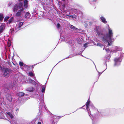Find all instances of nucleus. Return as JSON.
Here are the masks:
<instances>
[{"mask_svg":"<svg viewBox=\"0 0 124 124\" xmlns=\"http://www.w3.org/2000/svg\"><path fill=\"white\" fill-rule=\"evenodd\" d=\"M97 46H99L101 47L102 46V45L100 43H97Z\"/></svg>","mask_w":124,"mask_h":124,"instance_id":"26","label":"nucleus"},{"mask_svg":"<svg viewBox=\"0 0 124 124\" xmlns=\"http://www.w3.org/2000/svg\"><path fill=\"white\" fill-rule=\"evenodd\" d=\"M8 47H9L11 45V43L10 41H9L8 42Z\"/></svg>","mask_w":124,"mask_h":124,"instance_id":"25","label":"nucleus"},{"mask_svg":"<svg viewBox=\"0 0 124 124\" xmlns=\"http://www.w3.org/2000/svg\"><path fill=\"white\" fill-rule=\"evenodd\" d=\"M4 18V16L3 14H0V20L1 21H2Z\"/></svg>","mask_w":124,"mask_h":124,"instance_id":"15","label":"nucleus"},{"mask_svg":"<svg viewBox=\"0 0 124 124\" xmlns=\"http://www.w3.org/2000/svg\"><path fill=\"white\" fill-rule=\"evenodd\" d=\"M19 64L21 66H23V65L24 66H27L25 64H24L22 62H19Z\"/></svg>","mask_w":124,"mask_h":124,"instance_id":"19","label":"nucleus"},{"mask_svg":"<svg viewBox=\"0 0 124 124\" xmlns=\"http://www.w3.org/2000/svg\"><path fill=\"white\" fill-rule=\"evenodd\" d=\"M87 44H84V46L85 47H87Z\"/></svg>","mask_w":124,"mask_h":124,"instance_id":"27","label":"nucleus"},{"mask_svg":"<svg viewBox=\"0 0 124 124\" xmlns=\"http://www.w3.org/2000/svg\"><path fill=\"white\" fill-rule=\"evenodd\" d=\"M111 52H116V51H111Z\"/></svg>","mask_w":124,"mask_h":124,"instance_id":"35","label":"nucleus"},{"mask_svg":"<svg viewBox=\"0 0 124 124\" xmlns=\"http://www.w3.org/2000/svg\"><path fill=\"white\" fill-rule=\"evenodd\" d=\"M17 110H18L17 109L16 110V111H17Z\"/></svg>","mask_w":124,"mask_h":124,"instance_id":"38","label":"nucleus"},{"mask_svg":"<svg viewBox=\"0 0 124 124\" xmlns=\"http://www.w3.org/2000/svg\"><path fill=\"white\" fill-rule=\"evenodd\" d=\"M17 95L20 97L23 96L24 93H17Z\"/></svg>","mask_w":124,"mask_h":124,"instance_id":"14","label":"nucleus"},{"mask_svg":"<svg viewBox=\"0 0 124 124\" xmlns=\"http://www.w3.org/2000/svg\"><path fill=\"white\" fill-rule=\"evenodd\" d=\"M105 50H106V51L108 52H109V50H107V49H105Z\"/></svg>","mask_w":124,"mask_h":124,"instance_id":"31","label":"nucleus"},{"mask_svg":"<svg viewBox=\"0 0 124 124\" xmlns=\"http://www.w3.org/2000/svg\"><path fill=\"white\" fill-rule=\"evenodd\" d=\"M65 0H62L63 1H64Z\"/></svg>","mask_w":124,"mask_h":124,"instance_id":"37","label":"nucleus"},{"mask_svg":"<svg viewBox=\"0 0 124 124\" xmlns=\"http://www.w3.org/2000/svg\"><path fill=\"white\" fill-rule=\"evenodd\" d=\"M28 1L27 0H25L23 3L24 8H27L28 7Z\"/></svg>","mask_w":124,"mask_h":124,"instance_id":"7","label":"nucleus"},{"mask_svg":"<svg viewBox=\"0 0 124 124\" xmlns=\"http://www.w3.org/2000/svg\"><path fill=\"white\" fill-rule=\"evenodd\" d=\"M61 27V25L59 23H57V28H59Z\"/></svg>","mask_w":124,"mask_h":124,"instance_id":"24","label":"nucleus"},{"mask_svg":"<svg viewBox=\"0 0 124 124\" xmlns=\"http://www.w3.org/2000/svg\"><path fill=\"white\" fill-rule=\"evenodd\" d=\"M122 50V49H121V50H119V49H117V51H119V50Z\"/></svg>","mask_w":124,"mask_h":124,"instance_id":"33","label":"nucleus"},{"mask_svg":"<svg viewBox=\"0 0 124 124\" xmlns=\"http://www.w3.org/2000/svg\"><path fill=\"white\" fill-rule=\"evenodd\" d=\"M12 70L8 68L5 69L3 74L4 76L5 77H8L9 76L10 74L11 73Z\"/></svg>","mask_w":124,"mask_h":124,"instance_id":"3","label":"nucleus"},{"mask_svg":"<svg viewBox=\"0 0 124 124\" xmlns=\"http://www.w3.org/2000/svg\"><path fill=\"white\" fill-rule=\"evenodd\" d=\"M70 28L73 30H76L78 29L74 26L73 25H71L70 26Z\"/></svg>","mask_w":124,"mask_h":124,"instance_id":"18","label":"nucleus"},{"mask_svg":"<svg viewBox=\"0 0 124 124\" xmlns=\"http://www.w3.org/2000/svg\"><path fill=\"white\" fill-rule=\"evenodd\" d=\"M5 28V24L4 23H2L0 26V33L3 32Z\"/></svg>","mask_w":124,"mask_h":124,"instance_id":"4","label":"nucleus"},{"mask_svg":"<svg viewBox=\"0 0 124 124\" xmlns=\"http://www.w3.org/2000/svg\"><path fill=\"white\" fill-rule=\"evenodd\" d=\"M108 27V33L106 34L103 35L101 34L102 35L101 39L105 43H107L108 46L110 44V43L111 42L113 36V33L112 29L109 27L108 25H107Z\"/></svg>","mask_w":124,"mask_h":124,"instance_id":"1","label":"nucleus"},{"mask_svg":"<svg viewBox=\"0 0 124 124\" xmlns=\"http://www.w3.org/2000/svg\"><path fill=\"white\" fill-rule=\"evenodd\" d=\"M10 30L11 31V32H12V31H14V29H10Z\"/></svg>","mask_w":124,"mask_h":124,"instance_id":"28","label":"nucleus"},{"mask_svg":"<svg viewBox=\"0 0 124 124\" xmlns=\"http://www.w3.org/2000/svg\"><path fill=\"white\" fill-rule=\"evenodd\" d=\"M38 124H41V123L40 122H39L38 123Z\"/></svg>","mask_w":124,"mask_h":124,"instance_id":"32","label":"nucleus"},{"mask_svg":"<svg viewBox=\"0 0 124 124\" xmlns=\"http://www.w3.org/2000/svg\"><path fill=\"white\" fill-rule=\"evenodd\" d=\"M12 5V3H11L10 4H9V6H10L11 5Z\"/></svg>","mask_w":124,"mask_h":124,"instance_id":"30","label":"nucleus"},{"mask_svg":"<svg viewBox=\"0 0 124 124\" xmlns=\"http://www.w3.org/2000/svg\"><path fill=\"white\" fill-rule=\"evenodd\" d=\"M23 10V4L21 3H19L18 4H15L12 8V10L14 12L17 10L15 15V16L16 17L21 16Z\"/></svg>","mask_w":124,"mask_h":124,"instance_id":"2","label":"nucleus"},{"mask_svg":"<svg viewBox=\"0 0 124 124\" xmlns=\"http://www.w3.org/2000/svg\"><path fill=\"white\" fill-rule=\"evenodd\" d=\"M34 90V88L32 87H29L27 89V90L31 92L32 91Z\"/></svg>","mask_w":124,"mask_h":124,"instance_id":"12","label":"nucleus"},{"mask_svg":"<svg viewBox=\"0 0 124 124\" xmlns=\"http://www.w3.org/2000/svg\"><path fill=\"white\" fill-rule=\"evenodd\" d=\"M14 19V17H12L8 20V23L9 24H10L12 22Z\"/></svg>","mask_w":124,"mask_h":124,"instance_id":"13","label":"nucleus"},{"mask_svg":"<svg viewBox=\"0 0 124 124\" xmlns=\"http://www.w3.org/2000/svg\"><path fill=\"white\" fill-rule=\"evenodd\" d=\"M8 115L12 119V118L14 116L10 112H8L7 113Z\"/></svg>","mask_w":124,"mask_h":124,"instance_id":"16","label":"nucleus"},{"mask_svg":"<svg viewBox=\"0 0 124 124\" xmlns=\"http://www.w3.org/2000/svg\"><path fill=\"white\" fill-rule=\"evenodd\" d=\"M92 23L91 22H89V24L90 25H92Z\"/></svg>","mask_w":124,"mask_h":124,"instance_id":"29","label":"nucleus"},{"mask_svg":"<svg viewBox=\"0 0 124 124\" xmlns=\"http://www.w3.org/2000/svg\"><path fill=\"white\" fill-rule=\"evenodd\" d=\"M100 20L101 21L104 23L106 24L107 23L105 18L103 16H101L100 17Z\"/></svg>","mask_w":124,"mask_h":124,"instance_id":"9","label":"nucleus"},{"mask_svg":"<svg viewBox=\"0 0 124 124\" xmlns=\"http://www.w3.org/2000/svg\"><path fill=\"white\" fill-rule=\"evenodd\" d=\"M33 73L31 72H30L29 73L28 75L31 76H33Z\"/></svg>","mask_w":124,"mask_h":124,"instance_id":"23","label":"nucleus"},{"mask_svg":"<svg viewBox=\"0 0 124 124\" xmlns=\"http://www.w3.org/2000/svg\"><path fill=\"white\" fill-rule=\"evenodd\" d=\"M114 61L115 62V65H116L120 64V62H121V60L118 58H116L115 59Z\"/></svg>","mask_w":124,"mask_h":124,"instance_id":"6","label":"nucleus"},{"mask_svg":"<svg viewBox=\"0 0 124 124\" xmlns=\"http://www.w3.org/2000/svg\"><path fill=\"white\" fill-rule=\"evenodd\" d=\"M85 26H87V24H85Z\"/></svg>","mask_w":124,"mask_h":124,"instance_id":"34","label":"nucleus"},{"mask_svg":"<svg viewBox=\"0 0 124 124\" xmlns=\"http://www.w3.org/2000/svg\"><path fill=\"white\" fill-rule=\"evenodd\" d=\"M23 24V22H18L16 24V27L17 28H20Z\"/></svg>","mask_w":124,"mask_h":124,"instance_id":"8","label":"nucleus"},{"mask_svg":"<svg viewBox=\"0 0 124 124\" xmlns=\"http://www.w3.org/2000/svg\"><path fill=\"white\" fill-rule=\"evenodd\" d=\"M11 100V98L9 100Z\"/></svg>","mask_w":124,"mask_h":124,"instance_id":"36","label":"nucleus"},{"mask_svg":"<svg viewBox=\"0 0 124 124\" xmlns=\"http://www.w3.org/2000/svg\"><path fill=\"white\" fill-rule=\"evenodd\" d=\"M90 102V101L88 99V100L87 102L86 103V108L87 109L88 111V113H89V112L90 111H89L88 110V105L89 104Z\"/></svg>","mask_w":124,"mask_h":124,"instance_id":"10","label":"nucleus"},{"mask_svg":"<svg viewBox=\"0 0 124 124\" xmlns=\"http://www.w3.org/2000/svg\"><path fill=\"white\" fill-rule=\"evenodd\" d=\"M45 86H42V88L41 90L42 92L44 93L45 92Z\"/></svg>","mask_w":124,"mask_h":124,"instance_id":"17","label":"nucleus"},{"mask_svg":"<svg viewBox=\"0 0 124 124\" xmlns=\"http://www.w3.org/2000/svg\"><path fill=\"white\" fill-rule=\"evenodd\" d=\"M9 16H6L4 19V22L7 21L9 18Z\"/></svg>","mask_w":124,"mask_h":124,"instance_id":"21","label":"nucleus"},{"mask_svg":"<svg viewBox=\"0 0 124 124\" xmlns=\"http://www.w3.org/2000/svg\"><path fill=\"white\" fill-rule=\"evenodd\" d=\"M94 31L96 32L99 35H100V29L99 26H96L94 28Z\"/></svg>","mask_w":124,"mask_h":124,"instance_id":"5","label":"nucleus"},{"mask_svg":"<svg viewBox=\"0 0 124 124\" xmlns=\"http://www.w3.org/2000/svg\"><path fill=\"white\" fill-rule=\"evenodd\" d=\"M30 17V14L28 12H27L24 16V17L25 18H29Z\"/></svg>","mask_w":124,"mask_h":124,"instance_id":"11","label":"nucleus"},{"mask_svg":"<svg viewBox=\"0 0 124 124\" xmlns=\"http://www.w3.org/2000/svg\"><path fill=\"white\" fill-rule=\"evenodd\" d=\"M30 82L33 85H35L36 83L34 81L32 80L31 79L30 80Z\"/></svg>","mask_w":124,"mask_h":124,"instance_id":"20","label":"nucleus"},{"mask_svg":"<svg viewBox=\"0 0 124 124\" xmlns=\"http://www.w3.org/2000/svg\"><path fill=\"white\" fill-rule=\"evenodd\" d=\"M77 16V14H76V15L74 14V15H71L70 16H70V17H71L72 18H75Z\"/></svg>","mask_w":124,"mask_h":124,"instance_id":"22","label":"nucleus"}]
</instances>
